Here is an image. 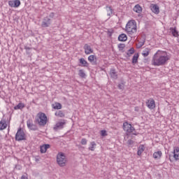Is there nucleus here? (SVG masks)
Segmentation results:
<instances>
[{
    "instance_id": "19",
    "label": "nucleus",
    "mask_w": 179,
    "mask_h": 179,
    "mask_svg": "<svg viewBox=\"0 0 179 179\" xmlns=\"http://www.w3.org/2000/svg\"><path fill=\"white\" fill-rule=\"evenodd\" d=\"M118 40L119 41H127V40H128V36H127V34H121L118 36Z\"/></svg>"
},
{
    "instance_id": "38",
    "label": "nucleus",
    "mask_w": 179,
    "mask_h": 179,
    "mask_svg": "<svg viewBox=\"0 0 179 179\" xmlns=\"http://www.w3.org/2000/svg\"><path fill=\"white\" fill-rule=\"evenodd\" d=\"M24 50H27V52H29V51H30L31 48L27 46H25Z\"/></svg>"
},
{
    "instance_id": "20",
    "label": "nucleus",
    "mask_w": 179,
    "mask_h": 179,
    "mask_svg": "<svg viewBox=\"0 0 179 179\" xmlns=\"http://www.w3.org/2000/svg\"><path fill=\"white\" fill-rule=\"evenodd\" d=\"M52 107L55 110H61V108H62V105L58 102H55L52 105Z\"/></svg>"
},
{
    "instance_id": "2",
    "label": "nucleus",
    "mask_w": 179,
    "mask_h": 179,
    "mask_svg": "<svg viewBox=\"0 0 179 179\" xmlns=\"http://www.w3.org/2000/svg\"><path fill=\"white\" fill-rule=\"evenodd\" d=\"M136 21L131 20L127 22L125 27V31L127 34H134L136 33Z\"/></svg>"
},
{
    "instance_id": "22",
    "label": "nucleus",
    "mask_w": 179,
    "mask_h": 179,
    "mask_svg": "<svg viewBox=\"0 0 179 179\" xmlns=\"http://www.w3.org/2000/svg\"><path fill=\"white\" fill-rule=\"evenodd\" d=\"M80 64L83 65L84 67H87L89 66V63H87V61H86L84 58H80L79 59Z\"/></svg>"
},
{
    "instance_id": "6",
    "label": "nucleus",
    "mask_w": 179,
    "mask_h": 179,
    "mask_svg": "<svg viewBox=\"0 0 179 179\" xmlns=\"http://www.w3.org/2000/svg\"><path fill=\"white\" fill-rule=\"evenodd\" d=\"M25 137H24V131L22 130V129H19L17 131V134L15 135V140L20 141H24Z\"/></svg>"
},
{
    "instance_id": "28",
    "label": "nucleus",
    "mask_w": 179,
    "mask_h": 179,
    "mask_svg": "<svg viewBox=\"0 0 179 179\" xmlns=\"http://www.w3.org/2000/svg\"><path fill=\"white\" fill-rule=\"evenodd\" d=\"M22 108H24V103H20L14 107L15 110H22Z\"/></svg>"
},
{
    "instance_id": "24",
    "label": "nucleus",
    "mask_w": 179,
    "mask_h": 179,
    "mask_svg": "<svg viewBox=\"0 0 179 179\" xmlns=\"http://www.w3.org/2000/svg\"><path fill=\"white\" fill-rule=\"evenodd\" d=\"M149 54H150V49L148 48H146L142 52V55L144 57H148Z\"/></svg>"
},
{
    "instance_id": "4",
    "label": "nucleus",
    "mask_w": 179,
    "mask_h": 179,
    "mask_svg": "<svg viewBox=\"0 0 179 179\" xmlns=\"http://www.w3.org/2000/svg\"><path fill=\"white\" fill-rule=\"evenodd\" d=\"M66 157L63 152H59L57 155V162L60 167H65L66 166Z\"/></svg>"
},
{
    "instance_id": "21",
    "label": "nucleus",
    "mask_w": 179,
    "mask_h": 179,
    "mask_svg": "<svg viewBox=\"0 0 179 179\" xmlns=\"http://www.w3.org/2000/svg\"><path fill=\"white\" fill-rule=\"evenodd\" d=\"M133 10L136 13H142V7L138 4L134 6Z\"/></svg>"
},
{
    "instance_id": "42",
    "label": "nucleus",
    "mask_w": 179,
    "mask_h": 179,
    "mask_svg": "<svg viewBox=\"0 0 179 179\" xmlns=\"http://www.w3.org/2000/svg\"><path fill=\"white\" fill-rule=\"evenodd\" d=\"M50 22H48V24H50Z\"/></svg>"
},
{
    "instance_id": "41",
    "label": "nucleus",
    "mask_w": 179,
    "mask_h": 179,
    "mask_svg": "<svg viewBox=\"0 0 179 179\" xmlns=\"http://www.w3.org/2000/svg\"><path fill=\"white\" fill-rule=\"evenodd\" d=\"M50 17H54V13H52L50 14Z\"/></svg>"
},
{
    "instance_id": "35",
    "label": "nucleus",
    "mask_w": 179,
    "mask_h": 179,
    "mask_svg": "<svg viewBox=\"0 0 179 179\" xmlns=\"http://www.w3.org/2000/svg\"><path fill=\"white\" fill-rule=\"evenodd\" d=\"M101 135L102 136H107V131H106V130H101Z\"/></svg>"
},
{
    "instance_id": "37",
    "label": "nucleus",
    "mask_w": 179,
    "mask_h": 179,
    "mask_svg": "<svg viewBox=\"0 0 179 179\" xmlns=\"http://www.w3.org/2000/svg\"><path fill=\"white\" fill-rule=\"evenodd\" d=\"M119 48H121L122 50L123 48H125V45H124V44H120V45H119Z\"/></svg>"
},
{
    "instance_id": "14",
    "label": "nucleus",
    "mask_w": 179,
    "mask_h": 179,
    "mask_svg": "<svg viewBox=\"0 0 179 179\" xmlns=\"http://www.w3.org/2000/svg\"><path fill=\"white\" fill-rule=\"evenodd\" d=\"M6 127H8V124H6V120L2 119L0 121V130L3 131V129H6Z\"/></svg>"
},
{
    "instance_id": "36",
    "label": "nucleus",
    "mask_w": 179,
    "mask_h": 179,
    "mask_svg": "<svg viewBox=\"0 0 179 179\" xmlns=\"http://www.w3.org/2000/svg\"><path fill=\"white\" fill-rule=\"evenodd\" d=\"M143 45V43L140 42L136 45L137 48H141Z\"/></svg>"
},
{
    "instance_id": "23",
    "label": "nucleus",
    "mask_w": 179,
    "mask_h": 179,
    "mask_svg": "<svg viewBox=\"0 0 179 179\" xmlns=\"http://www.w3.org/2000/svg\"><path fill=\"white\" fill-rule=\"evenodd\" d=\"M56 117H59L60 118H64L65 117V113L62 110H58L55 113Z\"/></svg>"
},
{
    "instance_id": "13",
    "label": "nucleus",
    "mask_w": 179,
    "mask_h": 179,
    "mask_svg": "<svg viewBox=\"0 0 179 179\" xmlns=\"http://www.w3.org/2000/svg\"><path fill=\"white\" fill-rule=\"evenodd\" d=\"M65 124H66V122L65 121V120H62V122H58L57 123H56L54 127V129H62Z\"/></svg>"
},
{
    "instance_id": "17",
    "label": "nucleus",
    "mask_w": 179,
    "mask_h": 179,
    "mask_svg": "<svg viewBox=\"0 0 179 179\" xmlns=\"http://www.w3.org/2000/svg\"><path fill=\"white\" fill-rule=\"evenodd\" d=\"M110 75L111 78H113V79L118 78V74H117V71L114 69L110 70Z\"/></svg>"
},
{
    "instance_id": "3",
    "label": "nucleus",
    "mask_w": 179,
    "mask_h": 179,
    "mask_svg": "<svg viewBox=\"0 0 179 179\" xmlns=\"http://www.w3.org/2000/svg\"><path fill=\"white\" fill-rule=\"evenodd\" d=\"M35 122L40 127H44L45 125V113H38L36 115Z\"/></svg>"
},
{
    "instance_id": "44",
    "label": "nucleus",
    "mask_w": 179,
    "mask_h": 179,
    "mask_svg": "<svg viewBox=\"0 0 179 179\" xmlns=\"http://www.w3.org/2000/svg\"><path fill=\"white\" fill-rule=\"evenodd\" d=\"M46 119H47V117H46ZM46 121H47V120H46Z\"/></svg>"
},
{
    "instance_id": "25",
    "label": "nucleus",
    "mask_w": 179,
    "mask_h": 179,
    "mask_svg": "<svg viewBox=\"0 0 179 179\" xmlns=\"http://www.w3.org/2000/svg\"><path fill=\"white\" fill-rule=\"evenodd\" d=\"M138 58H139V54L136 53L134 55L132 58V64H138Z\"/></svg>"
},
{
    "instance_id": "8",
    "label": "nucleus",
    "mask_w": 179,
    "mask_h": 179,
    "mask_svg": "<svg viewBox=\"0 0 179 179\" xmlns=\"http://www.w3.org/2000/svg\"><path fill=\"white\" fill-rule=\"evenodd\" d=\"M27 125L29 129H31V131H37V129H38L37 125L33 124L32 120H28L27 121Z\"/></svg>"
},
{
    "instance_id": "15",
    "label": "nucleus",
    "mask_w": 179,
    "mask_h": 179,
    "mask_svg": "<svg viewBox=\"0 0 179 179\" xmlns=\"http://www.w3.org/2000/svg\"><path fill=\"white\" fill-rule=\"evenodd\" d=\"M173 157L175 160H179V148L176 147L173 150Z\"/></svg>"
},
{
    "instance_id": "32",
    "label": "nucleus",
    "mask_w": 179,
    "mask_h": 179,
    "mask_svg": "<svg viewBox=\"0 0 179 179\" xmlns=\"http://www.w3.org/2000/svg\"><path fill=\"white\" fill-rule=\"evenodd\" d=\"M41 153H45V144L41 145Z\"/></svg>"
},
{
    "instance_id": "34",
    "label": "nucleus",
    "mask_w": 179,
    "mask_h": 179,
    "mask_svg": "<svg viewBox=\"0 0 179 179\" xmlns=\"http://www.w3.org/2000/svg\"><path fill=\"white\" fill-rule=\"evenodd\" d=\"M80 143L81 145H87V140L86 138H82Z\"/></svg>"
},
{
    "instance_id": "11",
    "label": "nucleus",
    "mask_w": 179,
    "mask_h": 179,
    "mask_svg": "<svg viewBox=\"0 0 179 179\" xmlns=\"http://www.w3.org/2000/svg\"><path fill=\"white\" fill-rule=\"evenodd\" d=\"M8 5L11 8H19L20 6V1H9Z\"/></svg>"
},
{
    "instance_id": "33",
    "label": "nucleus",
    "mask_w": 179,
    "mask_h": 179,
    "mask_svg": "<svg viewBox=\"0 0 179 179\" xmlns=\"http://www.w3.org/2000/svg\"><path fill=\"white\" fill-rule=\"evenodd\" d=\"M113 33H114V29H110L107 31L108 36H113Z\"/></svg>"
},
{
    "instance_id": "39",
    "label": "nucleus",
    "mask_w": 179,
    "mask_h": 179,
    "mask_svg": "<svg viewBox=\"0 0 179 179\" xmlns=\"http://www.w3.org/2000/svg\"><path fill=\"white\" fill-rule=\"evenodd\" d=\"M21 179H29L27 178V175H23L22 177H21Z\"/></svg>"
},
{
    "instance_id": "10",
    "label": "nucleus",
    "mask_w": 179,
    "mask_h": 179,
    "mask_svg": "<svg viewBox=\"0 0 179 179\" xmlns=\"http://www.w3.org/2000/svg\"><path fill=\"white\" fill-rule=\"evenodd\" d=\"M150 9L153 13H155V15H159V13H160V8L157 4H151Z\"/></svg>"
},
{
    "instance_id": "29",
    "label": "nucleus",
    "mask_w": 179,
    "mask_h": 179,
    "mask_svg": "<svg viewBox=\"0 0 179 179\" xmlns=\"http://www.w3.org/2000/svg\"><path fill=\"white\" fill-rule=\"evenodd\" d=\"M78 75L80 78H86V73H85V71L83 69L78 71Z\"/></svg>"
},
{
    "instance_id": "16",
    "label": "nucleus",
    "mask_w": 179,
    "mask_h": 179,
    "mask_svg": "<svg viewBox=\"0 0 179 179\" xmlns=\"http://www.w3.org/2000/svg\"><path fill=\"white\" fill-rule=\"evenodd\" d=\"M145 146L143 145H140L138 148L137 155L138 156H141L143 152H145Z\"/></svg>"
},
{
    "instance_id": "31",
    "label": "nucleus",
    "mask_w": 179,
    "mask_h": 179,
    "mask_svg": "<svg viewBox=\"0 0 179 179\" xmlns=\"http://www.w3.org/2000/svg\"><path fill=\"white\" fill-rule=\"evenodd\" d=\"M135 52V49H134V48H131L130 50H129L127 51V55L131 56L132 55V54H134Z\"/></svg>"
},
{
    "instance_id": "26",
    "label": "nucleus",
    "mask_w": 179,
    "mask_h": 179,
    "mask_svg": "<svg viewBox=\"0 0 179 179\" xmlns=\"http://www.w3.org/2000/svg\"><path fill=\"white\" fill-rule=\"evenodd\" d=\"M170 30L173 37H178V31H177V29L176 28H170Z\"/></svg>"
},
{
    "instance_id": "27",
    "label": "nucleus",
    "mask_w": 179,
    "mask_h": 179,
    "mask_svg": "<svg viewBox=\"0 0 179 179\" xmlns=\"http://www.w3.org/2000/svg\"><path fill=\"white\" fill-rule=\"evenodd\" d=\"M94 149H96V143L92 141L90 143V146L89 147V150H92V152H94Z\"/></svg>"
},
{
    "instance_id": "40",
    "label": "nucleus",
    "mask_w": 179,
    "mask_h": 179,
    "mask_svg": "<svg viewBox=\"0 0 179 179\" xmlns=\"http://www.w3.org/2000/svg\"><path fill=\"white\" fill-rule=\"evenodd\" d=\"M45 149H46V150L50 149V145L46 144V145H45Z\"/></svg>"
},
{
    "instance_id": "12",
    "label": "nucleus",
    "mask_w": 179,
    "mask_h": 179,
    "mask_svg": "<svg viewBox=\"0 0 179 179\" xmlns=\"http://www.w3.org/2000/svg\"><path fill=\"white\" fill-rule=\"evenodd\" d=\"M84 50L86 55H90V54H93V50L92 49V47H90V45L88 44H85L84 45Z\"/></svg>"
},
{
    "instance_id": "9",
    "label": "nucleus",
    "mask_w": 179,
    "mask_h": 179,
    "mask_svg": "<svg viewBox=\"0 0 179 179\" xmlns=\"http://www.w3.org/2000/svg\"><path fill=\"white\" fill-rule=\"evenodd\" d=\"M162 156H163V152H162L161 150L155 151L152 155V157L155 160H160Z\"/></svg>"
},
{
    "instance_id": "43",
    "label": "nucleus",
    "mask_w": 179,
    "mask_h": 179,
    "mask_svg": "<svg viewBox=\"0 0 179 179\" xmlns=\"http://www.w3.org/2000/svg\"><path fill=\"white\" fill-rule=\"evenodd\" d=\"M43 24H45V23L43 22Z\"/></svg>"
},
{
    "instance_id": "7",
    "label": "nucleus",
    "mask_w": 179,
    "mask_h": 179,
    "mask_svg": "<svg viewBox=\"0 0 179 179\" xmlns=\"http://www.w3.org/2000/svg\"><path fill=\"white\" fill-rule=\"evenodd\" d=\"M146 106L150 110L156 108V102L155 101V99H153V98L148 99L146 101Z\"/></svg>"
},
{
    "instance_id": "30",
    "label": "nucleus",
    "mask_w": 179,
    "mask_h": 179,
    "mask_svg": "<svg viewBox=\"0 0 179 179\" xmlns=\"http://www.w3.org/2000/svg\"><path fill=\"white\" fill-rule=\"evenodd\" d=\"M106 10L108 16H110L111 15H113V8H111V7L107 6Z\"/></svg>"
},
{
    "instance_id": "5",
    "label": "nucleus",
    "mask_w": 179,
    "mask_h": 179,
    "mask_svg": "<svg viewBox=\"0 0 179 179\" xmlns=\"http://www.w3.org/2000/svg\"><path fill=\"white\" fill-rule=\"evenodd\" d=\"M123 129L127 134H133V132H135V127H132V124L128 123V122L123 123Z\"/></svg>"
},
{
    "instance_id": "1",
    "label": "nucleus",
    "mask_w": 179,
    "mask_h": 179,
    "mask_svg": "<svg viewBox=\"0 0 179 179\" xmlns=\"http://www.w3.org/2000/svg\"><path fill=\"white\" fill-rule=\"evenodd\" d=\"M170 61V55L167 52L158 50L152 57L151 64L154 66H163Z\"/></svg>"
},
{
    "instance_id": "18",
    "label": "nucleus",
    "mask_w": 179,
    "mask_h": 179,
    "mask_svg": "<svg viewBox=\"0 0 179 179\" xmlns=\"http://www.w3.org/2000/svg\"><path fill=\"white\" fill-rule=\"evenodd\" d=\"M88 61L91 64H93V62H96L97 61V57L94 55H91L88 57Z\"/></svg>"
}]
</instances>
